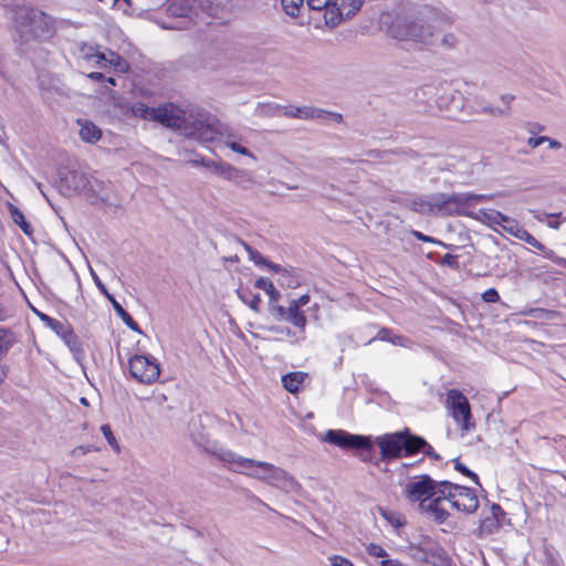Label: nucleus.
I'll use <instances>...</instances> for the list:
<instances>
[{
	"label": "nucleus",
	"mask_w": 566,
	"mask_h": 566,
	"mask_svg": "<svg viewBox=\"0 0 566 566\" xmlns=\"http://www.w3.org/2000/svg\"><path fill=\"white\" fill-rule=\"evenodd\" d=\"M205 448L208 452H211L224 462L247 468L259 467L262 470L268 471L270 478L269 483L275 488L284 490L285 492H293L300 488V484L286 471L271 463L237 455L230 450L218 448L216 443L205 446Z\"/></svg>",
	"instance_id": "nucleus-3"
},
{
	"label": "nucleus",
	"mask_w": 566,
	"mask_h": 566,
	"mask_svg": "<svg viewBox=\"0 0 566 566\" xmlns=\"http://www.w3.org/2000/svg\"><path fill=\"white\" fill-rule=\"evenodd\" d=\"M446 407L450 416L460 427L462 433L475 428V421L471 413V406L468 398L458 389H450L447 392Z\"/></svg>",
	"instance_id": "nucleus-6"
},
{
	"label": "nucleus",
	"mask_w": 566,
	"mask_h": 566,
	"mask_svg": "<svg viewBox=\"0 0 566 566\" xmlns=\"http://www.w3.org/2000/svg\"><path fill=\"white\" fill-rule=\"evenodd\" d=\"M479 213L481 214V220L488 221L492 224H499L502 227V224L509 221L507 216L496 210H480Z\"/></svg>",
	"instance_id": "nucleus-32"
},
{
	"label": "nucleus",
	"mask_w": 566,
	"mask_h": 566,
	"mask_svg": "<svg viewBox=\"0 0 566 566\" xmlns=\"http://www.w3.org/2000/svg\"><path fill=\"white\" fill-rule=\"evenodd\" d=\"M376 338L390 343L392 338V333L389 328L382 327L381 329L378 331Z\"/></svg>",
	"instance_id": "nucleus-57"
},
{
	"label": "nucleus",
	"mask_w": 566,
	"mask_h": 566,
	"mask_svg": "<svg viewBox=\"0 0 566 566\" xmlns=\"http://www.w3.org/2000/svg\"><path fill=\"white\" fill-rule=\"evenodd\" d=\"M444 500H447L446 494H438L429 503L421 502L420 507L429 513L437 523L442 524L450 516L449 512L442 506Z\"/></svg>",
	"instance_id": "nucleus-16"
},
{
	"label": "nucleus",
	"mask_w": 566,
	"mask_h": 566,
	"mask_svg": "<svg viewBox=\"0 0 566 566\" xmlns=\"http://www.w3.org/2000/svg\"><path fill=\"white\" fill-rule=\"evenodd\" d=\"M111 65L115 71L125 73L128 70L127 62L116 52L108 51L107 66Z\"/></svg>",
	"instance_id": "nucleus-35"
},
{
	"label": "nucleus",
	"mask_w": 566,
	"mask_h": 566,
	"mask_svg": "<svg viewBox=\"0 0 566 566\" xmlns=\"http://www.w3.org/2000/svg\"><path fill=\"white\" fill-rule=\"evenodd\" d=\"M255 287L265 291V293L269 295V302L271 301H280L281 293L275 289L273 283L266 279V277H259L255 281Z\"/></svg>",
	"instance_id": "nucleus-31"
},
{
	"label": "nucleus",
	"mask_w": 566,
	"mask_h": 566,
	"mask_svg": "<svg viewBox=\"0 0 566 566\" xmlns=\"http://www.w3.org/2000/svg\"><path fill=\"white\" fill-rule=\"evenodd\" d=\"M195 8L197 0H168L166 11L172 17H188Z\"/></svg>",
	"instance_id": "nucleus-18"
},
{
	"label": "nucleus",
	"mask_w": 566,
	"mask_h": 566,
	"mask_svg": "<svg viewBox=\"0 0 566 566\" xmlns=\"http://www.w3.org/2000/svg\"><path fill=\"white\" fill-rule=\"evenodd\" d=\"M502 228L507 233L512 234L516 239H520L521 232H525L526 230L512 218L509 217V221H506L504 224H502Z\"/></svg>",
	"instance_id": "nucleus-40"
},
{
	"label": "nucleus",
	"mask_w": 566,
	"mask_h": 566,
	"mask_svg": "<svg viewBox=\"0 0 566 566\" xmlns=\"http://www.w3.org/2000/svg\"><path fill=\"white\" fill-rule=\"evenodd\" d=\"M380 566H405V565L398 559H382L380 562Z\"/></svg>",
	"instance_id": "nucleus-63"
},
{
	"label": "nucleus",
	"mask_w": 566,
	"mask_h": 566,
	"mask_svg": "<svg viewBox=\"0 0 566 566\" xmlns=\"http://www.w3.org/2000/svg\"><path fill=\"white\" fill-rule=\"evenodd\" d=\"M382 517L388 521L394 527L398 528L405 524V521L399 514L390 511H381Z\"/></svg>",
	"instance_id": "nucleus-44"
},
{
	"label": "nucleus",
	"mask_w": 566,
	"mask_h": 566,
	"mask_svg": "<svg viewBox=\"0 0 566 566\" xmlns=\"http://www.w3.org/2000/svg\"><path fill=\"white\" fill-rule=\"evenodd\" d=\"M80 136L84 142L95 143L101 136V129L91 122H85L81 125Z\"/></svg>",
	"instance_id": "nucleus-26"
},
{
	"label": "nucleus",
	"mask_w": 566,
	"mask_h": 566,
	"mask_svg": "<svg viewBox=\"0 0 566 566\" xmlns=\"http://www.w3.org/2000/svg\"><path fill=\"white\" fill-rule=\"evenodd\" d=\"M522 234L520 235V240L522 241H525L527 244H530L531 247H537L536 244H538V240L532 235L527 230L525 232H521Z\"/></svg>",
	"instance_id": "nucleus-56"
},
{
	"label": "nucleus",
	"mask_w": 566,
	"mask_h": 566,
	"mask_svg": "<svg viewBox=\"0 0 566 566\" xmlns=\"http://www.w3.org/2000/svg\"><path fill=\"white\" fill-rule=\"evenodd\" d=\"M242 244L244 245L245 250L249 252L251 259L254 261L256 265H264V263L268 261L266 258H264L259 251L250 248L244 242H242Z\"/></svg>",
	"instance_id": "nucleus-50"
},
{
	"label": "nucleus",
	"mask_w": 566,
	"mask_h": 566,
	"mask_svg": "<svg viewBox=\"0 0 566 566\" xmlns=\"http://www.w3.org/2000/svg\"><path fill=\"white\" fill-rule=\"evenodd\" d=\"M133 114L135 116H138L144 119H151L154 118L155 108L149 107L144 103H136L132 107Z\"/></svg>",
	"instance_id": "nucleus-37"
},
{
	"label": "nucleus",
	"mask_w": 566,
	"mask_h": 566,
	"mask_svg": "<svg viewBox=\"0 0 566 566\" xmlns=\"http://www.w3.org/2000/svg\"><path fill=\"white\" fill-rule=\"evenodd\" d=\"M281 3L286 14L292 18H296L300 15V10L304 4V0H281Z\"/></svg>",
	"instance_id": "nucleus-36"
},
{
	"label": "nucleus",
	"mask_w": 566,
	"mask_h": 566,
	"mask_svg": "<svg viewBox=\"0 0 566 566\" xmlns=\"http://www.w3.org/2000/svg\"><path fill=\"white\" fill-rule=\"evenodd\" d=\"M287 312V321L292 323L294 326L304 328L306 325V317L304 313L301 311V307L293 303V301L290 302L289 307L286 308Z\"/></svg>",
	"instance_id": "nucleus-25"
},
{
	"label": "nucleus",
	"mask_w": 566,
	"mask_h": 566,
	"mask_svg": "<svg viewBox=\"0 0 566 566\" xmlns=\"http://www.w3.org/2000/svg\"><path fill=\"white\" fill-rule=\"evenodd\" d=\"M62 340L73 354L74 359L82 365L85 357V353L74 331L72 329L65 336H63Z\"/></svg>",
	"instance_id": "nucleus-21"
},
{
	"label": "nucleus",
	"mask_w": 566,
	"mask_h": 566,
	"mask_svg": "<svg viewBox=\"0 0 566 566\" xmlns=\"http://www.w3.org/2000/svg\"><path fill=\"white\" fill-rule=\"evenodd\" d=\"M488 195L470 192L417 196L408 202V207L421 214L455 216L467 214L465 209L475 202L490 199ZM471 216V213H468Z\"/></svg>",
	"instance_id": "nucleus-2"
},
{
	"label": "nucleus",
	"mask_w": 566,
	"mask_h": 566,
	"mask_svg": "<svg viewBox=\"0 0 566 566\" xmlns=\"http://www.w3.org/2000/svg\"><path fill=\"white\" fill-rule=\"evenodd\" d=\"M9 212L11 214V218L13 222L22 230V232L27 235H31L33 233V228L31 224L25 220L24 214L22 211L13 206L9 205Z\"/></svg>",
	"instance_id": "nucleus-24"
},
{
	"label": "nucleus",
	"mask_w": 566,
	"mask_h": 566,
	"mask_svg": "<svg viewBox=\"0 0 566 566\" xmlns=\"http://www.w3.org/2000/svg\"><path fill=\"white\" fill-rule=\"evenodd\" d=\"M45 19L46 15L42 11L27 8L20 9L14 18V28L18 34L15 41L24 44L39 38L41 32H43L41 24L46 23Z\"/></svg>",
	"instance_id": "nucleus-5"
},
{
	"label": "nucleus",
	"mask_w": 566,
	"mask_h": 566,
	"mask_svg": "<svg viewBox=\"0 0 566 566\" xmlns=\"http://www.w3.org/2000/svg\"><path fill=\"white\" fill-rule=\"evenodd\" d=\"M224 179L232 181L237 185H240L244 188H247L248 185L251 184L252 181L250 176L244 170H240L233 166H231Z\"/></svg>",
	"instance_id": "nucleus-29"
},
{
	"label": "nucleus",
	"mask_w": 566,
	"mask_h": 566,
	"mask_svg": "<svg viewBox=\"0 0 566 566\" xmlns=\"http://www.w3.org/2000/svg\"><path fill=\"white\" fill-rule=\"evenodd\" d=\"M411 31V19L407 17H397L388 28L391 38L399 41H408Z\"/></svg>",
	"instance_id": "nucleus-17"
},
{
	"label": "nucleus",
	"mask_w": 566,
	"mask_h": 566,
	"mask_svg": "<svg viewBox=\"0 0 566 566\" xmlns=\"http://www.w3.org/2000/svg\"><path fill=\"white\" fill-rule=\"evenodd\" d=\"M230 0H197V7L208 15H216Z\"/></svg>",
	"instance_id": "nucleus-27"
},
{
	"label": "nucleus",
	"mask_w": 566,
	"mask_h": 566,
	"mask_svg": "<svg viewBox=\"0 0 566 566\" xmlns=\"http://www.w3.org/2000/svg\"><path fill=\"white\" fill-rule=\"evenodd\" d=\"M546 140H548V137H547V136L530 137V138L527 139V145H528L531 148H536V147H538L539 145H542L543 143H545Z\"/></svg>",
	"instance_id": "nucleus-58"
},
{
	"label": "nucleus",
	"mask_w": 566,
	"mask_h": 566,
	"mask_svg": "<svg viewBox=\"0 0 566 566\" xmlns=\"http://www.w3.org/2000/svg\"><path fill=\"white\" fill-rule=\"evenodd\" d=\"M442 263L451 268L458 266L457 256L449 253L443 256Z\"/></svg>",
	"instance_id": "nucleus-60"
},
{
	"label": "nucleus",
	"mask_w": 566,
	"mask_h": 566,
	"mask_svg": "<svg viewBox=\"0 0 566 566\" xmlns=\"http://www.w3.org/2000/svg\"><path fill=\"white\" fill-rule=\"evenodd\" d=\"M17 338L9 328L0 327V358L15 344Z\"/></svg>",
	"instance_id": "nucleus-28"
},
{
	"label": "nucleus",
	"mask_w": 566,
	"mask_h": 566,
	"mask_svg": "<svg viewBox=\"0 0 566 566\" xmlns=\"http://www.w3.org/2000/svg\"><path fill=\"white\" fill-rule=\"evenodd\" d=\"M464 96L459 91L443 90L436 98L439 111L444 112L449 117H458L464 107Z\"/></svg>",
	"instance_id": "nucleus-11"
},
{
	"label": "nucleus",
	"mask_w": 566,
	"mask_h": 566,
	"mask_svg": "<svg viewBox=\"0 0 566 566\" xmlns=\"http://www.w3.org/2000/svg\"><path fill=\"white\" fill-rule=\"evenodd\" d=\"M292 301H293V303L297 304L300 307H303L310 302V295L304 294V295L300 296L298 298L292 300Z\"/></svg>",
	"instance_id": "nucleus-61"
},
{
	"label": "nucleus",
	"mask_w": 566,
	"mask_h": 566,
	"mask_svg": "<svg viewBox=\"0 0 566 566\" xmlns=\"http://www.w3.org/2000/svg\"><path fill=\"white\" fill-rule=\"evenodd\" d=\"M329 560L332 566H353V563L349 559L338 555L331 556Z\"/></svg>",
	"instance_id": "nucleus-55"
},
{
	"label": "nucleus",
	"mask_w": 566,
	"mask_h": 566,
	"mask_svg": "<svg viewBox=\"0 0 566 566\" xmlns=\"http://www.w3.org/2000/svg\"><path fill=\"white\" fill-rule=\"evenodd\" d=\"M264 265L269 268L271 271L279 273V275L281 274V271L284 270L283 268H281L280 264L273 263L269 260L264 263Z\"/></svg>",
	"instance_id": "nucleus-62"
},
{
	"label": "nucleus",
	"mask_w": 566,
	"mask_h": 566,
	"mask_svg": "<svg viewBox=\"0 0 566 566\" xmlns=\"http://www.w3.org/2000/svg\"><path fill=\"white\" fill-rule=\"evenodd\" d=\"M279 301L269 302V311L276 321H287L286 308L277 304Z\"/></svg>",
	"instance_id": "nucleus-38"
},
{
	"label": "nucleus",
	"mask_w": 566,
	"mask_h": 566,
	"mask_svg": "<svg viewBox=\"0 0 566 566\" xmlns=\"http://www.w3.org/2000/svg\"><path fill=\"white\" fill-rule=\"evenodd\" d=\"M482 300L485 303H496L500 301V294L494 287H490L483 292Z\"/></svg>",
	"instance_id": "nucleus-52"
},
{
	"label": "nucleus",
	"mask_w": 566,
	"mask_h": 566,
	"mask_svg": "<svg viewBox=\"0 0 566 566\" xmlns=\"http://www.w3.org/2000/svg\"><path fill=\"white\" fill-rule=\"evenodd\" d=\"M87 59L88 61H93L97 66L105 67L107 66L108 52H96L92 55H88Z\"/></svg>",
	"instance_id": "nucleus-49"
},
{
	"label": "nucleus",
	"mask_w": 566,
	"mask_h": 566,
	"mask_svg": "<svg viewBox=\"0 0 566 566\" xmlns=\"http://www.w3.org/2000/svg\"><path fill=\"white\" fill-rule=\"evenodd\" d=\"M153 120L179 129L187 137L202 143L213 142L222 135L221 124L207 114H189L172 104L155 108Z\"/></svg>",
	"instance_id": "nucleus-1"
},
{
	"label": "nucleus",
	"mask_w": 566,
	"mask_h": 566,
	"mask_svg": "<svg viewBox=\"0 0 566 566\" xmlns=\"http://www.w3.org/2000/svg\"><path fill=\"white\" fill-rule=\"evenodd\" d=\"M95 451H98V449L96 447H94L93 444H87V446H78V447H75L71 454L73 457H80L82 454H86L88 452H95Z\"/></svg>",
	"instance_id": "nucleus-53"
},
{
	"label": "nucleus",
	"mask_w": 566,
	"mask_h": 566,
	"mask_svg": "<svg viewBox=\"0 0 566 566\" xmlns=\"http://www.w3.org/2000/svg\"><path fill=\"white\" fill-rule=\"evenodd\" d=\"M324 441L342 449H355L367 453H370L373 450V443L369 438L352 434L343 430H328L325 433Z\"/></svg>",
	"instance_id": "nucleus-10"
},
{
	"label": "nucleus",
	"mask_w": 566,
	"mask_h": 566,
	"mask_svg": "<svg viewBox=\"0 0 566 566\" xmlns=\"http://www.w3.org/2000/svg\"><path fill=\"white\" fill-rule=\"evenodd\" d=\"M411 34L409 40L419 42L426 45H434L437 43L436 36L431 25L423 23L419 20H411Z\"/></svg>",
	"instance_id": "nucleus-15"
},
{
	"label": "nucleus",
	"mask_w": 566,
	"mask_h": 566,
	"mask_svg": "<svg viewBox=\"0 0 566 566\" xmlns=\"http://www.w3.org/2000/svg\"><path fill=\"white\" fill-rule=\"evenodd\" d=\"M277 282L281 286L295 289L300 285V277L293 274L287 269L281 271L279 275Z\"/></svg>",
	"instance_id": "nucleus-34"
},
{
	"label": "nucleus",
	"mask_w": 566,
	"mask_h": 566,
	"mask_svg": "<svg viewBox=\"0 0 566 566\" xmlns=\"http://www.w3.org/2000/svg\"><path fill=\"white\" fill-rule=\"evenodd\" d=\"M61 339L63 336H65L69 332H71L73 328L70 323L55 319V322L52 323V326L50 327Z\"/></svg>",
	"instance_id": "nucleus-42"
},
{
	"label": "nucleus",
	"mask_w": 566,
	"mask_h": 566,
	"mask_svg": "<svg viewBox=\"0 0 566 566\" xmlns=\"http://www.w3.org/2000/svg\"><path fill=\"white\" fill-rule=\"evenodd\" d=\"M239 296L240 298L247 303L249 305V307L254 311V312H259L260 311V303H261V297L259 294H254L252 295V297L250 300H247L243 294H240L239 293Z\"/></svg>",
	"instance_id": "nucleus-51"
},
{
	"label": "nucleus",
	"mask_w": 566,
	"mask_h": 566,
	"mask_svg": "<svg viewBox=\"0 0 566 566\" xmlns=\"http://www.w3.org/2000/svg\"><path fill=\"white\" fill-rule=\"evenodd\" d=\"M366 551L369 555H371L374 557H381V558L386 559L385 557L388 556L385 548H382L378 544L370 543L369 545H367Z\"/></svg>",
	"instance_id": "nucleus-48"
},
{
	"label": "nucleus",
	"mask_w": 566,
	"mask_h": 566,
	"mask_svg": "<svg viewBox=\"0 0 566 566\" xmlns=\"http://www.w3.org/2000/svg\"><path fill=\"white\" fill-rule=\"evenodd\" d=\"M422 452L432 459H436V460L440 459L439 454H437L434 452L433 448L429 443H428V446H426V448L423 449Z\"/></svg>",
	"instance_id": "nucleus-64"
},
{
	"label": "nucleus",
	"mask_w": 566,
	"mask_h": 566,
	"mask_svg": "<svg viewBox=\"0 0 566 566\" xmlns=\"http://www.w3.org/2000/svg\"><path fill=\"white\" fill-rule=\"evenodd\" d=\"M403 451L406 455H412L423 451L428 442L419 436L410 433L408 430L402 432Z\"/></svg>",
	"instance_id": "nucleus-19"
},
{
	"label": "nucleus",
	"mask_w": 566,
	"mask_h": 566,
	"mask_svg": "<svg viewBox=\"0 0 566 566\" xmlns=\"http://www.w3.org/2000/svg\"><path fill=\"white\" fill-rule=\"evenodd\" d=\"M436 41L434 45H440L444 49H454L459 42L454 33H446L440 39L436 36Z\"/></svg>",
	"instance_id": "nucleus-39"
},
{
	"label": "nucleus",
	"mask_w": 566,
	"mask_h": 566,
	"mask_svg": "<svg viewBox=\"0 0 566 566\" xmlns=\"http://www.w3.org/2000/svg\"><path fill=\"white\" fill-rule=\"evenodd\" d=\"M454 468L463 475L471 478L476 484H480L479 476L469 468H467L463 463H461L459 460L454 461Z\"/></svg>",
	"instance_id": "nucleus-47"
},
{
	"label": "nucleus",
	"mask_w": 566,
	"mask_h": 566,
	"mask_svg": "<svg viewBox=\"0 0 566 566\" xmlns=\"http://www.w3.org/2000/svg\"><path fill=\"white\" fill-rule=\"evenodd\" d=\"M101 431H102L103 436L105 437V439L107 440L108 444L112 447V449L116 453H119L120 452V447H119L116 438L114 437L113 431H112L109 424H103L101 427Z\"/></svg>",
	"instance_id": "nucleus-41"
},
{
	"label": "nucleus",
	"mask_w": 566,
	"mask_h": 566,
	"mask_svg": "<svg viewBox=\"0 0 566 566\" xmlns=\"http://www.w3.org/2000/svg\"><path fill=\"white\" fill-rule=\"evenodd\" d=\"M113 308L116 314L122 318V321L134 332L140 333V328L138 324L134 321L130 314L123 308V306L116 301L113 304Z\"/></svg>",
	"instance_id": "nucleus-33"
},
{
	"label": "nucleus",
	"mask_w": 566,
	"mask_h": 566,
	"mask_svg": "<svg viewBox=\"0 0 566 566\" xmlns=\"http://www.w3.org/2000/svg\"><path fill=\"white\" fill-rule=\"evenodd\" d=\"M224 143L234 153H238V154L243 155V156L253 157V154L247 147L238 144L234 140H231L230 136L228 137V139Z\"/></svg>",
	"instance_id": "nucleus-45"
},
{
	"label": "nucleus",
	"mask_w": 566,
	"mask_h": 566,
	"mask_svg": "<svg viewBox=\"0 0 566 566\" xmlns=\"http://www.w3.org/2000/svg\"><path fill=\"white\" fill-rule=\"evenodd\" d=\"M283 113V107L276 103H259L255 113L262 117H274Z\"/></svg>",
	"instance_id": "nucleus-30"
},
{
	"label": "nucleus",
	"mask_w": 566,
	"mask_h": 566,
	"mask_svg": "<svg viewBox=\"0 0 566 566\" xmlns=\"http://www.w3.org/2000/svg\"><path fill=\"white\" fill-rule=\"evenodd\" d=\"M412 235L419 240V241H422V242H430V243H438V241L429 235H426L423 234L422 232L420 231H417V230H412L411 231Z\"/></svg>",
	"instance_id": "nucleus-59"
},
{
	"label": "nucleus",
	"mask_w": 566,
	"mask_h": 566,
	"mask_svg": "<svg viewBox=\"0 0 566 566\" xmlns=\"http://www.w3.org/2000/svg\"><path fill=\"white\" fill-rule=\"evenodd\" d=\"M237 467L239 468V465H237ZM240 469L247 470V474L252 478L260 479V480L268 481V482L270 480L269 472L265 470H262L259 467H252V468L240 467Z\"/></svg>",
	"instance_id": "nucleus-43"
},
{
	"label": "nucleus",
	"mask_w": 566,
	"mask_h": 566,
	"mask_svg": "<svg viewBox=\"0 0 566 566\" xmlns=\"http://www.w3.org/2000/svg\"><path fill=\"white\" fill-rule=\"evenodd\" d=\"M283 115L290 118L300 119H325L326 109L313 106H294L289 105L283 107Z\"/></svg>",
	"instance_id": "nucleus-13"
},
{
	"label": "nucleus",
	"mask_w": 566,
	"mask_h": 566,
	"mask_svg": "<svg viewBox=\"0 0 566 566\" xmlns=\"http://www.w3.org/2000/svg\"><path fill=\"white\" fill-rule=\"evenodd\" d=\"M129 374L138 382L154 384L160 375L159 364L154 357L135 355L128 360Z\"/></svg>",
	"instance_id": "nucleus-8"
},
{
	"label": "nucleus",
	"mask_w": 566,
	"mask_h": 566,
	"mask_svg": "<svg viewBox=\"0 0 566 566\" xmlns=\"http://www.w3.org/2000/svg\"><path fill=\"white\" fill-rule=\"evenodd\" d=\"M376 443L380 449L382 459L398 458L403 451L402 432L377 437Z\"/></svg>",
	"instance_id": "nucleus-12"
},
{
	"label": "nucleus",
	"mask_w": 566,
	"mask_h": 566,
	"mask_svg": "<svg viewBox=\"0 0 566 566\" xmlns=\"http://www.w3.org/2000/svg\"><path fill=\"white\" fill-rule=\"evenodd\" d=\"M63 181L66 186L75 191H83L90 186V177L81 171H70Z\"/></svg>",
	"instance_id": "nucleus-20"
},
{
	"label": "nucleus",
	"mask_w": 566,
	"mask_h": 566,
	"mask_svg": "<svg viewBox=\"0 0 566 566\" xmlns=\"http://www.w3.org/2000/svg\"><path fill=\"white\" fill-rule=\"evenodd\" d=\"M390 343L394 345H397V346H401V347H410L412 342L405 336L392 335Z\"/></svg>",
	"instance_id": "nucleus-54"
},
{
	"label": "nucleus",
	"mask_w": 566,
	"mask_h": 566,
	"mask_svg": "<svg viewBox=\"0 0 566 566\" xmlns=\"http://www.w3.org/2000/svg\"><path fill=\"white\" fill-rule=\"evenodd\" d=\"M310 10L324 11L326 25L335 28L353 18L363 7L364 0H304Z\"/></svg>",
	"instance_id": "nucleus-4"
},
{
	"label": "nucleus",
	"mask_w": 566,
	"mask_h": 566,
	"mask_svg": "<svg viewBox=\"0 0 566 566\" xmlns=\"http://www.w3.org/2000/svg\"><path fill=\"white\" fill-rule=\"evenodd\" d=\"M193 165H201L208 169H211L214 174L226 178L231 165L224 161H214L201 158L200 160H193Z\"/></svg>",
	"instance_id": "nucleus-23"
},
{
	"label": "nucleus",
	"mask_w": 566,
	"mask_h": 566,
	"mask_svg": "<svg viewBox=\"0 0 566 566\" xmlns=\"http://www.w3.org/2000/svg\"><path fill=\"white\" fill-rule=\"evenodd\" d=\"M440 485L444 488L443 494L447 495V501L457 511L472 514L478 510L479 499L473 490L449 481H440Z\"/></svg>",
	"instance_id": "nucleus-7"
},
{
	"label": "nucleus",
	"mask_w": 566,
	"mask_h": 566,
	"mask_svg": "<svg viewBox=\"0 0 566 566\" xmlns=\"http://www.w3.org/2000/svg\"><path fill=\"white\" fill-rule=\"evenodd\" d=\"M306 378H307L306 373L292 371L282 377V384H283V387L289 392L295 394L300 390V388L302 387V385Z\"/></svg>",
	"instance_id": "nucleus-22"
},
{
	"label": "nucleus",
	"mask_w": 566,
	"mask_h": 566,
	"mask_svg": "<svg viewBox=\"0 0 566 566\" xmlns=\"http://www.w3.org/2000/svg\"><path fill=\"white\" fill-rule=\"evenodd\" d=\"M500 102L502 103V106H492V105H484L481 107V109L478 112L479 114H484L494 118H506L510 117L512 114V103L515 99V96L513 94H501L500 95Z\"/></svg>",
	"instance_id": "nucleus-14"
},
{
	"label": "nucleus",
	"mask_w": 566,
	"mask_h": 566,
	"mask_svg": "<svg viewBox=\"0 0 566 566\" xmlns=\"http://www.w3.org/2000/svg\"><path fill=\"white\" fill-rule=\"evenodd\" d=\"M537 247H534L535 249H537L538 251H541L545 258L547 259H551V260H554L556 262H558L559 264L562 265H565L566 266V260L565 259H562V258H557L555 256V252L553 250H549L547 249L543 243L538 242V244H536Z\"/></svg>",
	"instance_id": "nucleus-46"
},
{
	"label": "nucleus",
	"mask_w": 566,
	"mask_h": 566,
	"mask_svg": "<svg viewBox=\"0 0 566 566\" xmlns=\"http://www.w3.org/2000/svg\"><path fill=\"white\" fill-rule=\"evenodd\" d=\"M444 488L440 482L434 481L431 476L423 474L416 480L406 484V495L411 502H423L431 500L438 494H443Z\"/></svg>",
	"instance_id": "nucleus-9"
}]
</instances>
